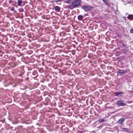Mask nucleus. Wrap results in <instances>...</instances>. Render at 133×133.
<instances>
[{"instance_id": "nucleus-26", "label": "nucleus", "mask_w": 133, "mask_h": 133, "mask_svg": "<svg viewBox=\"0 0 133 133\" xmlns=\"http://www.w3.org/2000/svg\"><path fill=\"white\" fill-rule=\"evenodd\" d=\"M77 72H78V73H80V70H79V71H77Z\"/></svg>"}, {"instance_id": "nucleus-12", "label": "nucleus", "mask_w": 133, "mask_h": 133, "mask_svg": "<svg viewBox=\"0 0 133 133\" xmlns=\"http://www.w3.org/2000/svg\"><path fill=\"white\" fill-rule=\"evenodd\" d=\"M83 17L82 15H79L78 16V19L79 21H81L83 18Z\"/></svg>"}, {"instance_id": "nucleus-22", "label": "nucleus", "mask_w": 133, "mask_h": 133, "mask_svg": "<svg viewBox=\"0 0 133 133\" xmlns=\"http://www.w3.org/2000/svg\"><path fill=\"white\" fill-rule=\"evenodd\" d=\"M103 2H104V3H107V0H102Z\"/></svg>"}, {"instance_id": "nucleus-6", "label": "nucleus", "mask_w": 133, "mask_h": 133, "mask_svg": "<svg viewBox=\"0 0 133 133\" xmlns=\"http://www.w3.org/2000/svg\"><path fill=\"white\" fill-rule=\"evenodd\" d=\"M118 72L120 74V75L125 74L127 72V70H118Z\"/></svg>"}, {"instance_id": "nucleus-27", "label": "nucleus", "mask_w": 133, "mask_h": 133, "mask_svg": "<svg viewBox=\"0 0 133 133\" xmlns=\"http://www.w3.org/2000/svg\"><path fill=\"white\" fill-rule=\"evenodd\" d=\"M115 94L116 95V92L115 93Z\"/></svg>"}, {"instance_id": "nucleus-1", "label": "nucleus", "mask_w": 133, "mask_h": 133, "mask_svg": "<svg viewBox=\"0 0 133 133\" xmlns=\"http://www.w3.org/2000/svg\"><path fill=\"white\" fill-rule=\"evenodd\" d=\"M73 1H74L72 2V4L74 8L78 6L81 3V0H73Z\"/></svg>"}, {"instance_id": "nucleus-24", "label": "nucleus", "mask_w": 133, "mask_h": 133, "mask_svg": "<svg viewBox=\"0 0 133 133\" xmlns=\"http://www.w3.org/2000/svg\"><path fill=\"white\" fill-rule=\"evenodd\" d=\"M29 79V77H27L25 79V80H27V81H28V80Z\"/></svg>"}, {"instance_id": "nucleus-19", "label": "nucleus", "mask_w": 133, "mask_h": 133, "mask_svg": "<svg viewBox=\"0 0 133 133\" xmlns=\"http://www.w3.org/2000/svg\"><path fill=\"white\" fill-rule=\"evenodd\" d=\"M15 9L14 7L11 9L10 10L12 11H14V10Z\"/></svg>"}, {"instance_id": "nucleus-21", "label": "nucleus", "mask_w": 133, "mask_h": 133, "mask_svg": "<svg viewBox=\"0 0 133 133\" xmlns=\"http://www.w3.org/2000/svg\"><path fill=\"white\" fill-rule=\"evenodd\" d=\"M62 0H55L56 2H60L62 1Z\"/></svg>"}, {"instance_id": "nucleus-23", "label": "nucleus", "mask_w": 133, "mask_h": 133, "mask_svg": "<svg viewBox=\"0 0 133 133\" xmlns=\"http://www.w3.org/2000/svg\"><path fill=\"white\" fill-rule=\"evenodd\" d=\"M22 128V126H19L18 128V129H21Z\"/></svg>"}, {"instance_id": "nucleus-15", "label": "nucleus", "mask_w": 133, "mask_h": 133, "mask_svg": "<svg viewBox=\"0 0 133 133\" xmlns=\"http://www.w3.org/2000/svg\"><path fill=\"white\" fill-rule=\"evenodd\" d=\"M18 11L20 13L24 11V9L23 8H20L18 9Z\"/></svg>"}, {"instance_id": "nucleus-18", "label": "nucleus", "mask_w": 133, "mask_h": 133, "mask_svg": "<svg viewBox=\"0 0 133 133\" xmlns=\"http://www.w3.org/2000/svg\"><path fill=\"white\" fill-rule=\"evenodd\" d=\"M12 60L15 61L16 59V57L14 56L12 57L11 58Z\"/></svg>"}, {"instance_id": "nucleus-20", "label": "nucleus", "mask_w": 133, "mask_h": 133, "mask_svg": "<svg viewBox=\"0 0 133 133\" xmlns=\"http://www.w3.org/2000/svg\"><path fill=\"white\" fill-rule=\"evenodd\" d=\"M130 32L133 34V29H132L130 30Z\"/></svg>"}, {"instance_id": "nucleus-11", "label": "nucleus", "mask_w": 133, "mask_h": 133, "mask_svg": "<svg viewBox=\"0 0 133 133\" xmlns=\"http://www.w3.org/2000/svg\"><path fill=\"white\" fill-rule=\"evenodd\" d=\"M127 18L129 19H131L132 20H133V15H129L127 17Z\"/></svg>"}, {"instance_id": "nucleus-25", "label": "nucleus", "mask_w": 133, "mask_h": 133, "mask_svg": "<svg viewBox=\"0 0 133 133\" xmlns=\"http://www.w3.org/2000/svg\"><path fill=\"white\" fill-rule=\"evenodd\" d=\"M78 133H82V132L81 131H78Z\"/></svg>"}, {"instance_id": "nucleus-5", "label": "nucleus", "mask_w": 133, "mask_h": 133, "mask_svg": "<svg viewBox=\"0 0 133 133\" xmlns=\"http://www.w3.org/2000/svg\"><path fill=\"white\" fill-rule=\"evenodd\" d=\"M117 104L119 106H125L126 105V104L123 103L121 100H119L117 102Z\"/></svg>"}, {"instance_id": "nucleus-4", "label": "nucleus", "mask_w": 133, "mask_h": 133, "mask_svg": "<svg viewBox=\"0 0 133 133\" xmlns=\"http://www.w3.org/2000/svg\"><path fill=\"white\" fill-rule=\"evenodd\" d=\"M17 1L18 6H22L24 5V2L22 0H17Z\"/></svg>"}, {"instance_id": "nucleus-10", "label": "nucleus", "mask_w": 133, "mask_h": 133, "mask_svg": "<svg viewBox=\"0 0 133 133\" xmlns=\"http://www.w3.org/2000/svg\"><path fill=\"white\" fill-rule=\"evenodd\" d=\"M124 121V119L123 118H122L119 120L118 123L120 124H122V123Z\"/></svg>"}, {"instance_id": "nucleus-2", "label": "nucleus", "mask_w": 133, "mask_h": 133, "mask_svg": "<svg viewBox=\"0 0 133 133\" xmlns=\"http://www.w3.org/2000/svg\"><path fill=\"white\" fill-rule=\"evenodd\" d=\"M91 7L84 5L82 7V9H83L85 11H89L91 9Z\"/></svg>"}, {"instance_id": "nucleus-16", "label": "nucleus", "mask_w": 133, "mask_h": 133, "mask_svg": "<svg viewBox=\"0 0 133 133\" xmlns=\"http://www.w3.org/2000/svg\"><path fill=\"white\" fill-rule=\"evenodd\" d=\"M74 8H75L74 7V6L72 5V6L71 5H69V6L68 8L69 9H72Z\"/></svg>"}, {"instance_id": "nucleus-14", "label": "nucleus", "mask_w": 133, "mask_h": 133, "mask_svg": "<svg viewBox=\"0 0 133 133\" xmlns=\"http://www.w3.org/2000/svg\"><path fill=\"white\" fill-rule=\"evenodd\" d=\"M98 121L99 122V123H100L102 122H105V120L103 119H99Z\"/></svg>"}, {"instance_id": "nucleus-7", "label": "nucleus", "mask_w": 133, "mask_h": 133, "mask_svg": "<svg viewBox=\"0 0 133 133\" xmlns=\"http://www.w3.org/2000/svg\"><path fill=\"white\" fill-rule=\"evenodd\" d=\"M9 3L12 5H15L16 4V2L13 0H8Z\"/></svg>"}, {"instance_id": "nucleus-3", "label": "nucleus", "mask_w": 133, "mask_h": 133, "mask_svg": "<svg viewBox=\"0 0 133 133\" xmlns=\"http://www.w3.org/2000/svg\"><path fill=\"white\" fill-rule=\"evenodd\" d=\"M8 65L11 67L13 68L17 65L18 63L17 62H11L9 63Z\"/></svg>"}, {"instance_id": "nucleus-9", "label": "nucleus", "mask_w": 133, "mask_h": 133, "mask_svg": "<svg viewBox=\"0 0 133 133\" xmlns=\"http://www.w3.org/2000/svg\"><path fill=\"white\" fill-rule=\"evenodd\" d=\"M55 10L57 12H59L60 10V7L58 6H55L54 7Z\"/></svg>"}, {"instance_id": "nucleus-8", "label": "nucleus", "mask_w": 133, "mask_h": 133, "mask_svg": "<svg viewBox=\"0 0 133 133\" xmlns=\"http://www.w3.org/2000/svg\"><path fill=\"white\" fill-rule=\"evenodd\" d=\"M124 94V93L123 92H117V96L119 97H122Z\"/></svg>"}, {"instance_id": "nucleus-13", "label": "nucleus", "mask_w": 133, "mask_h": 133, "mask_svg": "<svg viewBox=\"0 0 133 133\" xmlns=\"http://www.w3.org/2000/svg\"><path fill=\"white\" fill-rule=\"evenodd\" d=\"M123 130L124 131L128 132H130V130L128 128H124L123 129Z\"/></svg>"}, {"instance_id": "nucleus-17", "label": "nucleus", "mask_w": 133, "mask_h": 133, "mask_svg": "<svg viewBox=\"0 0 133 133\" xmlns=\"http://www.w3.org/2000/svg\"><path fill=\"white\" fill-rule=\"evenodd\" d=\"M71 1L70 0H67L66 1V3H71Z\"/></svg>"}]
</instances>
